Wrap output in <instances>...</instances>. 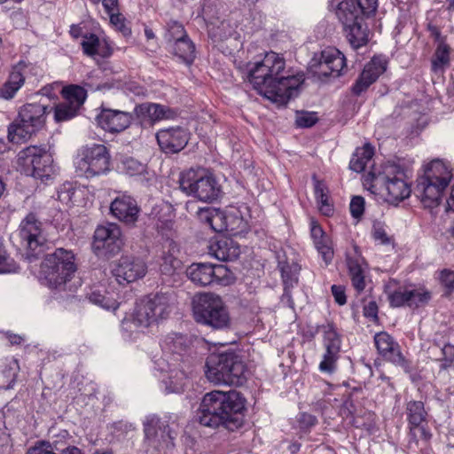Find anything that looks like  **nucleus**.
Here are the masks:
<instances>
[{"mask_svg":"<svg viewBox=\"0 0 454 454\" xmlns=\"http://www.w3.org/2000/svg\"><path fill=\"white\" fill-rule=\"evenodd\" d=\"M406 414L409 424L412 427H420L427 419V411L423 402L410 401L406 404Z\"/></svg>","mask_w":454,"mask_h":454,"instance_id":"obj_35","label":"nucleus"},{"mask_svg":"<svg viewBox=\"0 0 454 454\" xmlns=\"http://www.w3.org/2000/svg\"><path fill=\"white\" fill-rule=\"evenodd\" d=\"M207 248V254L219 261H233L240 254L238 243L226 237L212 241Z\"/></svg>","mask_w":454,"mask_h":454,"instance_id":"obj_25","label":"nucleus"},{"mask_svg":"<svg viewBox=\"0 0 454 454\" xmlns=\"http://www.w3.org/2000/svg\"><path fill=\"white\" fill-rule=\"evenodd\" d=\"M186 274L188 278L193 282L195 285L199 281V264L193 263L186 270Z\"/></svg>","mask_w":454,"mask_h":454,"instance_id":"obj_63","label":"nucleus"},{"mask_svg":"<svg viewBox=\"0 0 454 454\" xmlns=\"http://www.w3.org/2000/svg\"><path fill=\"white\" fill-rule=\"evenodd\" d=\"M19 164L25 175L41 180H48L54 173L53 159L44 147L28 146L20 151Z\"/></svg>","mask_w":454,"mask_h":454,"instance_id":"obj_7","label":"nucleus"},{"mask_svg":"<svg viewBox=\"0 0 454 454\" xmlns=\"http://www.w3.org/2000/svg\"><path fill=\"white\" fill-rule=\"evenodd\" d=\"M222 193L221 185L207 169L200 170V201L212 202Z\"/></svg>","mask_w":454,"mask_h":454,"instance_id":"obj_29","label":"nucleus"},{"mask_svg":"<svg viewBox=\"0 0 454 454\" xmlns=\"http://www.w3.org/2000/svg\"><path fill=\"white\" fill-rule=\"evenodd\" d=\"M300 266L297 263L285 264L281 267V276L285 285V294L288 295V289L298 282Z\"/></svg>","mask_w":454,"mask_h":454,"instance_id":"obj_42","label":"nucleus"},{"mask_svg":"<svg viewBox=\"0 0 454 454\" xmlns=\"http://www.w3.org/2000/svg\"><path fill=\"white\" fill-rule=\"evenodd\" d=\"M180 189L183 192L187 195H193L197 198V192L199 191V174L198 172L191 168L190 170L182 173L179 179Z\"/></svg>","mask_w":454,"mask_h":454,"instance_id":"obj_39","label":"nucleus"},{"mask_svg":"<svg viewBox=\"0 0 454 454\" xmlns=\"http://www.w3.org/2000/svg\"><path fill=\"white\" fill-rule=\"evenodd\" d=\"M89 299L91 302L98 304L106 309H116L114 301L110 302L109 299L106 298L104 295H102L99 293L93 292L90 295Z\"/></svg>","mask_w":454,"mask_h":454,"instance_id":"obj_52","label":"nucleus"},{"mask_svg":"<svg viewBox=\"0 0 454 454\" xmlns=\"http://www.w3.org/2000/svg\"><path fill=\"white\" fill-rule=\"evenodd\" d=\"M191 340L179 333H168L163 340L162 347L172 353H181L184 351L190 345Z\"/></svg>","mask_w":454,"mask_h":454,"instance_id":"obj_36","label":"nucleus"},{"mask_svg":"<svg viewBox=\"0 0 454 454\" xmlns=\"http://www.w3.org/2000/svg\"><path fill=\"white\" fill-rule=\"evenodd\" d=\"M208 35L215 42L223 41L235 34L229 21L216 20L207 24Z\"/></svg>","mask_w":454,"mask_h":454,"instance_id":"obj_37","label":"nucleus"},{"mask_svg":"<svg viewBox=\"0 0 454 454\" xmlns=\"http://www.w3.org/2000/svg\"><path fill=\"white\" fill-rule=\"evenodd\" d=\"M317 252L320 254L326 264H329L332 262L333 258V248L332 242L326 244L325 246L320 247Z\"/></svg>","mask_w":454,"mask_h":454,"instance_id":"obj_56","label":"nucleus"},{"mask_svg":"<svg viewBox=\"0 0 454 454\" xmlns=\"http://www.w3.org/2000/svg\"><path fill=\"white\" fill-rule=\"evenodd\" d=\"M364 185L372 193L385 197L392 204H396L410 197L411 189L404 169L392 162L374 167L364 179Z\"/></svg>","mask_w":454,"mask_h":454,"instance_id":"obj_3","label":"nucleus"},{"mask_svg":"<svg viewBox=\"0 0 454 454\" xmlns=\"http://www.w3.org/2000/svg\"><path fill=\"white\" fill-rule=\"evenodd\" d=\"M317 121V117L315 113L309 112H297L295 123L301 128H309Z\"/></svg>","mask_w":454,"mask_h":454,"instance_id":"obj_49","label":"nucleus"},{"mask_svg":"<svg viewBox=\"0 0 454 454\" xmlns=\"http://www.w3.org/2000/svg\"><path fill=\"white\" fill-rule=\"evenodd\" d=\"M47 107L42 104L23 106L17 119L8 128V138L12 143L21 144L40 130L45 123Z\"/></svg>","mask_w":454,"mask_h":454,"instance_id":"obj_5","label":"nucleus"},{"mask_svg":"<svg viewBox=\"0 0 454 454\" xmlns=\"http://www.w3.org/2000/svg\"><path fill=\"white\" fill-rule=\"evenodd\" d=\"M76 106L67 102L59 104L55 108V119L57 121H67L74 117L78 112Z\"/></svg>","mask_w":454,"mask_h":454,"instance_id":"obj_46","label":"nucleus"},{"mask_svg":"<svg viewBox=\"0 0 454 454\" xmlns=\"http://www.w3.org/2000/svg\"><path fill=\"white\" fill-rule=\"evenodd\" d=\"M374 343L378 352L387 361L404 366L405 361L400 351L399 345L387 333L381 332L374 336Z\"/></svg>","mask_w":454,"mask_h":454,"instance_id":"obj_24","label":"nucleus"},{"mask_svg":"<svg viewBox=\"0 0 454 454\" xmlns=\"http://www.w3.org/2000/svg\"><path fill=\"white\" fill-rule=\"evenodd\" d=\"M145 434L148 439L156 438L159 444H164L166 448L174 446L176 434L168 425L159 423L158 420L152 419L145 425Z\"/></svg>","mask_w":454,"mask_h":454,"instance_id":"obj_27","label":"nucleus"},{"mask_svg":"<svg viewBox=\"0 0 454 454\" xmlns=\"http://www.w3.org/2000/svg\"><path fill=\"white\" fill-rule=\"evenodd\" d=\"M200 223L215 232L229 231L236 235L243 231L246 223L238 214H225L215 207H200Z\"/></svg>","mask_w":454,"mask_h":454,"instance_id":"obj_11","label":"nucleus"},{"mask_svg":"<svg viewBox=\"0 0 454 454\" xmlns=\"http://www.w3.org/2000/svg\"><path fill=\"white\" fill-rule=\"evenodd\" d=\"M213 268L215 284L221 286H227L231 283V277L230 275L228 269L225 266L222 264H217L213 265Z\"/></svg>","mask_w":454,"mask_h":454,"instance_id":"obj_48","label":"nucleus"},{"mask_svg":"<svg viewBox=\"0 0 454 454\" xmlns=\"http://www.w3.org/2000/svg\"><path fill=\"white\" fill-rule=\"evenodd\" d=\"M246 400L240 393L232 390H214L207 393L200 403V426L218 427L223 425L235 430L243 425Z\"/></svg>","mask_w":454,"mask_h":454,"instance_id":"obj_2","label":"nucleus"},{"mask_svg":"<svg viewBox=\"0 0 454 454\" xmlns=\"http://www.w3.org/2000/svg\"><path fill=\"white\" fill-rule=\"evenodd\" d=\"M387 69V61L381 57H374L365 65L352 90L360 95L372 84Z\"/></svg>","mask_w":454,"mask_h":454,"instance_id":"obj_21","label":"nucleus"},{"mask_svg":"<svg viewBox=\"0 0 454 454\" xmlns=\"http://www.w3.org/2000/svg\"><path fill=\"white\" fill-rule=\"evenodd\" d=\"M446 185L432 182L424 177L418 179L415 193L425 207L434 208L437 207L442 199Z\"/></svg>","mask_w":454,"mask_h":454,"instance_id":"obj_22","label":"nucleus"},{"mask_svg":"<svg viewBox=\"0 0 454 454\" xmlns=\"http://www.w3.org/2000/svg\"><path fill=\"white\" fill-rule=\"evenodd\" d=\"M125 90L136 96H144L145 94V89L136 82H126Z\"/></svg>","mask_w":454,"mask_h":454,"instance_id":"obj_58","label":"nucleus"},{"mask_svg":"<svg viewBox=\"0 0 454 454\" xmlns=\"http://www.w3.org/2000/svg\"><path fill=\"white\" fill-rule=\"evenodd\" d=\"M372 236L375 240L379 241L380 244H387L389 243V239L384 229L379 227L374 228Z\"/></svg>","mask_w":454,"mask_h":454,"instance_id":"obj_60","label":"nucleus"},{"mask_svg":"<svg viewBox=\"0 0 454 454\" xmlns=\"http://www.w3.org/2000/svg\"><path fill=\"white\" fill-rule=\"evenodd\" d=\"M421 177L448 186L452 178L451 168L447 163L434 160L426 167Z\"/></svg>","mask_w":454,"mask_h":454,"instance_id":"obj_30","label":"nucleus"},{"mask_svg":"<svg viewBox=\"0 0 454 454\" xmlns=\"http://www.w3.org/2000/svg\"><path fill=\"white\" fill-rule=\"evenodd\" d=\"M347 265L354 287L357 291L364 290L365 287L364 276V260L356 246L353 247L352 251L347 253Z\"/></svg>","mask_w":454,"mask_h":454,"instance_id":"obj_26","label":"nucleus"},{"mask_svg":"<svg viewBox=\"0 0 454 454\" xmlns=\"http://www.w3.org/2000/svg\"><path fill=\"white\" fill-rule=\"evenodd\" d=\"M170 376L168 380L165 382L166 391L168 393H179L183 390L185 379V374L183 371L170 370Z\"/></svg>","mask_w":454,"mask_h":454,"instance_id":"obj_45","label":"nucleus"},{"mask_svg":"<svg viewBox=\"0 0 454 454\" xmlns=\"http://www.w3.org/2000/svg\"><path fill=\"white\" fill-rule=\"evenodd\" d=\"M441 283L449 289L454 287V272L444 270L440 273Z\"/></svg>","mask_w":454,"mask_h":454,"instance_id":"obj_55","label":"nucleus"},{"mask_svg":"<svg viewBox=\"0 0 454 454\" xmlns=\"http://www.w3.org/2000/svg\"><path fill=\"white\" fill-rule=\"evenodd\" d=\"M147 266L145 262L137 257L122 256L112 268L113 276L119 284L135 282L145 276Z\"/></svg>","mask_w":454,"mask_h":454,"instance_id":"obj_16","label":"nucleus"},{"mask_svg":"<svg viewBox=\"0 0 454 454\" xmlns=\"http://www.w3.org/2000/svg\"><path fill=\"white\" fill-rule=\"evenodd\" d=\"M310 233L313 242H316L326 236L322 228L314 222L311 223Z\"/></svg>","mask_w":454,"mask_h":454,"instance_id":"obj_62","label":"nucleus"},{"mask_svg":"<svg viewBox=\"0 0 454 454\" xmlns=\"http://www.w3.org/2000/svg\"><path fill=\"white\" fill-rule=\"evenodd\" d=\"M123 165L125 171L129 176L141 175L145 172V166L133 158L124 160Z\"/></svg>","mask_w":454,"mask_h":454,"instance_id":"obj_51","label":"nucleus"},{"mask_svg":"<svg viewBox=\"0 0 454 454\" xmlns=\"http://www.w3.org/2000/svg\"><path fill=\"white\" fill-rule=\"evenodd\" d=\"M300 422L306 427H312L317 423V419L313 415L302 413L300 417Z\"/></svg>","mask_w":454,"mask_h":454,"instance_id":"obj_64","label":"nucleus"},{"mask_svg":"<svg viewBox=\"0 0 454 454\" xmlns=\"http://www.w3.org/2000/svg\"><path fill=\"white\" fill-rule=\"evenodd\" d=\"M332 294L338 304L344 305L346 303L345 290L341 286L333 285L332 286Z\"/></svg>","mask_w":454,"mask_h":454,"instance_id":"obj_57","label":"nucleus"},{"mask_svg":"<svg viewBox=\"0 0 454 454\" xmlns=\"http://www.w3.org/2000/svg\"><path fill=\"white\" fill-rule=\"evenodd\" d=\"M386 294L392 307H419L427 303L431 298L429 292L406 286H397L395 280H390L387 284Z\"/></svg>","mask_w":454,"mask_h":454,"instance_id":"obj_14","label":"nucleus"},{"mask_svg":"<svg viewBox=\"0 0 454 454\" xmlns=\"http://www.w3.org/2000/svg\"><path fill=\"white\" fill-rule=\"evenodd\" d=\"M247 373L246 364L234 353L212 355L206 363V377L215 384L241 386L246 382Z\"/></svg>","mask_w":454,"mask_h":454,"instance_id":"obj_4","label":"nucleus"},{"mask_svg":"<svg viewBox=\"0 0 454 454\" xmlns=\"http://www.w3.org/2000/svg\"><path fill=\"white\" fill-rule=\"evenodd\" d=\"M215 284L213 264L200 262V286Z\"/></svg>","mask_w":454,"mask_h":454,"instance_id":"obj_50","label":"nucleus"},{"mask_svg":"<svg viewBox=\"0 0 454 454\" xmlns=\"http://www.w3.org/2000/svg\"><path fill=\"white\" fill-rule=\"evenodd\" d=\"M200 319L215 329H226L231 325V317L223 301L210 293H200Z\"/></svg>","mask_w":454,"mask_h":454,"instance_id":"obj_12","label":"nucleus"},{"mask_svg":"<svg viewBox=\"0 0 454 454\" xmlns=\"http://www.w3.org/2000/svg\"><path fill=\"white\" fill-rule=\"evenodd\" d=\"M313 180L315 197L317 199L319 210L324 215H329L333 212V207L329 203L328 189L323 182L317 180L315 177Z\"/></svg>","mask_w":454,"mask_h":454,"instance_id":"obj_41","label":"nucleus"},{"mask_svg":"<svg viewBox=\"0 0 454 454\" xmlns=\"http://www.w3.org/2000/svg\"><path fill=\"white\" fill-rule=\"evenodd\" d=\"M179 264V262L172 257H165L164 263L161 265V271L164 273L170 274L171 271L176 269Z\"/></svg>","mask_w":454,"mask_h":454,"instance_id":"obj_59","label":"nucleus"},{"mask_svg":"<svg viewBox=\"0 0 454 454\" xmlns=\"http://www.w3.org/2000/svg\"><path fill=\"white\" fill-rule=\"evenodd\" d=\"M160 147L168 153L180 152L189 141V133L181 127L162 129L156 134Z\"/></svg>","mask_w":454,"mask_h":454,"instance_id":"obj_19","label":"nucleus"},{"mask_svg":"<svg viewBox=\"0 0 454 454\" xmlns=\"http://www.w3.org/2000/svg\"><path fill=\"white\" fill-rule=\"evenodd\" d=\"M173 299L167 294H157L141 301L136 310L133 322L140 327H148L159 319H164L172 311Z\"/></svg>","mask_w":454,"mask_h":454,"instance_id":"obj_8","label":"nucleus"},{"mask_svg":"<svg viewBox=\"0 0 454 454\" xmlns=\"http://www.w3.org/2000/svg\"><path fill=\"white\" fill-rule=\"evenodd\" d=\"M82 46L85 54L89 56L99 54L98 48L100 46L99 38L94 35H86L82 42Z\"/></svg>","mask_w":454,"mask_h":454,"instance_id":"obj_47","label":"nucleus"},{"mask_svg":"<svg viewBox=\"0 0 454 454\" xmlns=\"http://www.w3.org/2000/svg\"><path fill=\"white\" fill-rule=\"evenodd\" d=\"M345 67V56L334 47H327L315 53L309 64V73L320 81L340 76Z\"/></svg>","mask_w":454,"mask_h":454,"instance_id":"obj_10","label":"nucleus"},{"mask_svg":"<svg viewBox=\"0 0 454 454\" xmlns=\"http://www.w3.org/2000/svg\"><path fill=\"white\" fill-rule=\"evenodd\" d=\"M350 213L353 217L359 218L364 210V200L360 196H355L350 202Z\"/></svg>","mask_w":454,"mask_h":454,"instance_id":"obj_53","label":"nucleus"},{"mask_svg":"<svg viewBox=\"0 0 454 454\" xmlns=\"http://www.w3.org/2000/svg\"><path fill=\"white\" fill-rule=\"evenodd\" d=\"M344 27L347 39L352 48L358 49L367 43L368 29L363 20Z\"/></svg>","mask_w":454,"mask_h":454,"instance_id":"obj_33","label":"nucleus"},{"mask_svg":"<svg viewBox=\"0 0 454 454\" xmlns=\"http://www.w3.org/2000/svg\"><path fill=\"white\" fill-rule=\"evenodd\" d=\"M373 154V148L369 144H365L363 147L357 148L350 160V169L357 173L364 171L367 164L371 161Z\"/></svg>","mask_w":454,"mask_h":454,"instance_id":"obj_34","label":"nucleus"},{"mask_svg":"<svg viewBox=\"0 0 454 454\" xmlns=\"http://www.w3.org/2000/svg\"><path fill=\"white\" fill-rule=\"evenodd\" d=\"M133 120L130 113L125 111L102 109L96 121L106 131L112 133L121 132L129 127Z\"/></svg>","mask_w":454,"mask_h":454,"instance_id":"obj_20","label":"nucleus"},{"mask_svg":"<svg viewBox=\"0 0 454 454\" xmlns=\"http://www.w3.org/2000/svg\"><path fill=\"white\" fill-rule=\"evenodd\" d=\"M19 235L23 246L28 250L27 256L31 259L36 257L41 252V247L46 241L43 235V224L34 214H28L20 223Z\"/></svg>","mask_w":454,"mask_h":454,"instance_id":"obj_13","label":"nucleus"},{"mask_svg":"<svg viewBox=\"0 0 454 454\" xmlns=\"http://www.w3.org/2000/svg\"><path fill=\"white\" fill-rule=\"evenodd\" d=\"M286 61L277 52H267L248 73L249 82L260 94L279 106L295 97L304 82L303 74L285 75Z\"/></svg>","mask_w":454,"mask_h":454,"instance_id":"obj_1","label":"nucleus"},{"mask_svg":"<svg viewBox=\"0 0 454 454\" xmlns=\"http://www.w3.org/2000/svg\"><path fill=\"white\" fill-rule=\"evenodd\" d=\"M175 55L179 57L187 65L193 62L195 57L193 56L195 51V44L190 40L188 36L178 41L176 43L172 44Z\"/></svg>","mask_w":454,"mask_h":454,"instance_id":"obj_40","label":"nucleus"},{"mask_svg":"<svg viewBox=\"0 0 454 454\" xmlns=\"http://www.w3.org/2000/svg\"><path fill=\"white\" fill-rule=\"evenodd\" d=\"M76 269L73 252L59 248L46 255L41 265V273L49 286L58 288L71 278Z\"/></svg>","mask_w":454,"mask_h":454,"instance_id":"obj_6","label":"nucleus"},{"mask_svg":"<svg viewBox=\"0 0 454 454\" xmlns=\"http://www.w3.org/2000/svg\"><path fill=\"white\" fill-rule=\"evenodd\" d=\"M340 344L341 340L335 328L331 325L324 326V347L325 352L323 356V360L319 364V370L322 372L332 373L335 371Z\"/></svg>","mask_w":454,"mask_h":454,"instance_id":"obj_17","label":"nucleus"},{"mask_svg":"<svg viewBox=\"0 0 454 454\" xmlns=\"http://www.w3.org/2000/svg\"><path fill=\"white\" fill-rule=\"evenodd\" d=\"M364 316L376 318L378 314V306L375 301H369L364 308Z\"/></svg>","mask_w":454,"mask_h":454,"instance_id":"obj_61","label":"nucleus"},{"mask_svg":"<svg viewBox=\"0 0 454 454\" xmlns=\"http://www.w3.org/2000/svg\"><path fill=\"white\" fill-rule=\"evenodd\" d=\"M121 230L114 223L98 226L94 232L93 246L97 250H105L106 254H114L122 246Z\"/></svg>","mask_w":454,"mask_h":454,"instance_id":"obj_18","label":"nucleus"},{"mask_svg":"<svg viewBox=\"0 0 454 454\" xmlns=\"http://www.w3.org/2000/svg\"><path fill=\"white\" fill-rule=\"evenodd\" d=\"M188 36L182 24L172 21L168 24V30L165 34V39L168 44L172 45L176 43L178 41Z\"/></svg>","mask_w":454,"mask_h":454,"instance_id":"obj_44","label":"nucleus"},{"mask_svg":"<svg viewBox=\"0 0 454 454\" xmlns=\"http://www.w3.org/2000/svg\"><path fill=\"white\" fill-rule=\"evenodd\" d=\"M442 367L447 368L454 362V346L445 344L442 348Z\"/></svg>","mask_w":454,"mask_h":454,"instance_id":"obj_54","label":"nucleus"},{"mask_svg":"<svg viewBox=\"0 0 454 454\" xmlns=\"http://www.w3.org/2000/svg\"><path fill=\"white\" fill-rule=\"evenodd\" d=\"M67 102L80 108L86 99V91L80 86L71 85L63 89Z\"/></svg>","mask_w":454,"mask_h":454,"instance_id":"obj_43","label":"nucleus"},{"mask_svg":"<svg viewBox=\"0 0 454 454\" xmlns=\"http://www.w3.org/2000/svg\"><path fill=\"white\" fill-rule=\"evenodd\" d=\"M377 9V0H343L337 7L336 15L344 27L363 20V15H371Z\"/></svg>","mask_w":454,"mask_h":454,"instance_id":"obj_15","label":"nucleus"},{"mask_svg":"<svg viewBox=\"0 0 454 454\" xmlns=\"http://www.w3.org/2000/svg\"><path fill=\"white\" fill-rule=\"evenodd\" d=\"M135 113L138 117H147L152 122L172 119L175 116L173 110L155 103L138 105L135 107Z\"/></svg>","mask_w":454,"mask_h":454,"instance_id":"obj_28","label":"nucleus"},{"mask_svg":"<svg viewBox=\"0 0 454 454\" xmlns=\"http://www.w3.org/2000/svg\"><path fill=\"white\" fill-rule=\"evenodd\" d=\"M25 67L26 66L22 62H20L17 66L13 67V70L10 74L8 81L0 88L1 98H12L15 93L22 86L24 82L22 69Z\"/></svg>","mask_w":454,"mask_h":454,"instance_id":"obj_32","label":"nucleus"},{"mask_svg":"<svg viewBox=\"0 0 454 454\" xmlns=\"http://www.w3.org/2000/svg\"><path fill=\"white\" fill-rule=\"evenodd\" d=\"M450 47L443 42H440L432 58V70L434 73H442L450 65Z\"/></svg>","mask_w":454,"mask_h":454,"instance_id":"obj_38","label":"nucleus"},{"mask_svg":"<svg viewBox=\"0 0 454 454\" xmlns=\"http://www.w3.org/2000/svg\"><path fill=\"white\" fill-rule=\"evenodd\" d=\"M26 454H82V452L75 446L64 447L56 442L41 441L30 447Z\"/></svg>","mask_w":454,"mask_h":454,"instance_id":"obj_31","label":"nucleus"},{"mask_svg":"<svg viewBox=\"0 0 454 454\" xmlns=\"http://www.w3.org/2000/svg\"><path fill=\"white\" fill-rule=\"evenodd\" d=\"M110 211L118 220L125 223H134L137 220L139 207L133 198L122 195L111 203Z\"/></svg>","mask_w":454,"mask_h":454,"instance_id":"obj_23","label":"nucleus"},{"mask_svg":"<svg viewBox=\"0 0 454 454\" xmlns=\"http://www.w3.org/2000/svg\"><path fill=\"white\" fill-rule=\"evenodd\" d=\"M110 156L103 145H94L83 149L74 160L75 173L78 176L91 178L109 170Z\"/></svg>","mask_w":454,"mask_h":454,"instance_id":"obj_9","label":"nucleus"}]
</instances>
